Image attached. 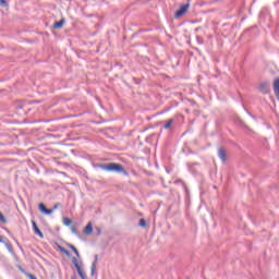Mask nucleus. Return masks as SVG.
Returning a JSON list of instances; mask_svg holds the SVG:
<instances>
[{"instance_id": "nucleus-18", "label": "nucleus", "mask_w": 279, "mask_h": 279, "mask_svg": "<svg viewBox=\"0 0 279 279\" xmlns=\"http://www.w3.org/2000/svg\"><path fill=\"white\" fill-rule=\"evenodd\" d=\"M0 222L1 223H8V220L5 219V216H3L1 213H0Z\"/></svg>"}, {"instance_id": "nucleus-4", "label": "nucleus", "mask_w": 279, "mask_h": 279, "mask_svg": "<svg viewBox=\"0 0 279 279\" xmlns=\"http://www.w3.org/2000/svg\"><path fill=\"white\" fill-rule=\"evenodd\" d=\"M32 226H33V232H35V234L39 236V239H45V234H43V231H40V229L38 228V225H36V221L32 220Z\"/></svg>"}, {"instance_id": "nucleus-17", "label": "nucleus", "mask_w": 279, "mask_h": 279, "mask_svg": "<svg viewBox=\"0 0 279 279\" xmlns=\"http://www.w3.org/2000/svg\"><path fill=\"white\" fill-rule=\"evenodd\" d=\"M138 226L141 227V228H146V226H147V221L145 220V219H140V223H138Z\"/></svg>"}, {"instance_id": "nucleus-26", "label": "nucleus", "mask_w": 279, "mask_h": 279, "mask_svg": "<svg viewBox=\"0 0 279 279\" xmlns=\"http://www.w3.org/2000/svg\"><path fill=\"white\" fill-rule=\"evenodd\" d=\"M5 241H3V236L0 235V243H4Z\"/></svg>"}, {"instance_id": "nucleus-5", "label": "nucleus", "mask_w": 279, "mask_h": 279, "mask_svg": "<svg viewBox=\"0 0 279 279\" xmlns=\"http://www.w3.org/2000/svg\"><path fill=\"white\" fill-rule=\"evenodd\" d=\"M38 208L44 215H51L53 213V209H48L43 203L39 204Z\"/></svg>"}, {"instance_id": "nucleus-15", "label": "nucleus", "mask_w": 279, "mask_h": 279, "mask_svg": "<svg viewBox=\"0 0 279 279\" xmlns=\"http://www.w3.org/2000/svg\"><path fill=\"white\" fill-rule=\"evenodd\" d=\"M71 223H73V221L70 218H63V226H71Z\"/></svg>"}, {"instance_id": "nucleus-20", "label": "nucleus", "mask_w": 279, "mask_h": 279, "mask_svg": "<svg viewBox=\"0 0 279 279\" xmlns=\"http://www.w3.org/2000/svg\"><path fill=\"white\" fill-rule=\"evenodd\" d=\"M1 8H8V1L7 0H0Z\"/></svg>"}, {"instance_id": "nucleus-13", "label": "nucleus", "mask_w": 279, "mask_h": 279, "mask_svg": "<svg viewBox=\"0 0 279 279\" xmlns=\"http://www.w3.org/2000/svg\"><path fill=\"white\" fill-rule=\"evenodd\" d=\"M172 124H173V119L168 120L167 123L163 125L165 130H169V128H171Z\"/></svg>"}, {"instance_id": "nucleus-24", "label": "nucleus", "mask_w": 279, "mask_h": 279, "mask_svg": "<svg viewBox=\"0 0 279 279\" xmlns=\"http://www.w3.org/2000/svg\"><path fill=\"white\" fill-rule=\"evenodd\" d=\"M74 252V254L77 256V257H80V251H77V248H75V251H73Z\"/></svg>"}, {"instance_id": "nucleus-11", "label": "nucleus", "mask_w": 279, "mask_h": 279, "mask_svg": "<svg viewBox=\"0 0 279 279\" xmlns=\"http://www.w3.org/2000/svg\"><path fill=\"white\" fill-rule=\"evenodd\" d=\"M72 263H73V265H74L76 271L82 270V267L80 266V263L77 262V257H73V258H72Z\"/></svg>"}, {"instance_id": "nucleus-14", "label": "nucleus", "mask_w": 279, "mask_h": 279, "mask_svg": "<svg viewBox=\"0 0 279 279\" xmlns=\"http://www.w3.org/2000/svg\"><path fill=\"white\" fill-rule=\"evenodd\" d=\"M3 244L5 245L8 252H10V254H14V250L12 248V246L8 242H3Z\"/></svg>"}, {"instance_id": "nucleus-8", "label": "nucleus", "mask_w": 279, "mask_h": 279, "mask_svg": "<svg viewBox=\"0 0 279 279\" xmlns=\"http://www.w3.org/2000/svg\"><path fill=\"white\" fill-rule=\"evenodd\" d=\"M218 157L220 158V160H222V162H226L227 156H226V149L223 147H220L218 149Z\"/></svg>"}, {"instance_id": "nucleus-19", "label": "nucleus", "mask_w": 279, "mask_h": 279, "mask_svg": "<svg viewBox=\"0 0 279 279\" xmlns=\"http://www.w3.org/2000/svg\"><path fill=\"white\" fill-rule=\"evenodd\" d=\"M77 274H78L80 278L86 279V274L84 271H82V269L78 270Z\"/></svg>"}, {"instance_id": "nucleus-12", "label": "nucleus", "mask_w": 279, "mask_h": 279, "mask_svg": "<svg viewBox=\"0 0 279 279\" xmlns=\"http://www.w3.org/2000/svg\"><path fill=\"white\" fill-rule=\"evenodd\" d=\"M59 250L62 254H65V256L71 257V252H69V250L64 248L63 246H59Z\"/></svg>"}, {"instance_id": "nucleus-9", "label": "nucleus", "mask_w": 279, "mask_h": 279, "mask_svg": "<svg viewBox=\"0 0 279 279\" xmlns=\"http://www.w3.org/2000/svg\"><path fill=\"white\" fill-rule=\"evenodd\" d=\"M99 259L98 255H95V260L92 264V276H95V271H97V260Z\"/></svg>"}, {"instance_id": "nucleus-28", "label": "nucleus", "mask_w": 279, "mask_h": 279, "mask_svg": "<svg viewBox=\"0 0 279 279\" xmlns=\"http://www.w3.org/2000/svg\"><path fill=\"white\" fill-rule=\"evenodd\" d=\"M179 182H181V184H183V186H185V185H184V183H183L182 181H175V183H177V184H178Z\"/></svg>"}, {"instance_id": "nucleus-23", "label": "nucleus", "mask_w": 279, "mask_h": 279, "mask_svg": "<svg viewBox=\"0 0 279 279\" xmlns=\"http://www.w3.org/2000/svg\"><path fill=\"white\" fill-rule=\"evenodd\" d=\"M27 277H28L29 279H38V278H36V276H34V275H32V274H28Z\"/></svg>"}, {"instance_id": "nucleus-2", "label": "nucleus", "mask_w": 279, "mask_h": 279, "mask_svg": "<svg viewBox=\"0 0 279 279\" xmlns=\"http://www.w3.org/2000/svg\"><path fill=\"white\" fill-rule=\"evenodd\" d=\"M189 8H191V4H182L180 9L174 13V19H180L184 16V14H186V12L189 11Z\"/></svg>"}, {"instance_id": "nucleus-16", "label": "nucleus", "mask_w": 279, "mask_h": 279, "mask_svg": "<svg viewBox=\"0 0 279 279\" xmlns=\"http://www.w3.org/2000/svg\"><path fill=\"white\" fill-rule=\"evenodd\" d=\"M72 234H75L76 236H80V231H77V228L75 226L71 227Z\"/></svg>"}, {"instance_id": "nucleus-10", "label": "nucleus", "mask_w": 279, "mask_h": 279, "mask_svg": "<svg viewBox=\"0 0 279 279\" xmlns=\"http://www.w3.org/2000/svg\"><path fill=\"white\" fill-rule=\"evenodd\" d=\"M63 25H64V19H62V20H60L58 22H54L53 28L54 29H60Z\"/></svg>"}, {"instance_id": "nucleus-3", "label": "nucleus", "mask_w": 279, "mask_h": 279, "mask_svg": "<svg viewBox=\"0 0 279 279\" xmlns=\"http://www.w3.org/2000/svg\"><path fill=\"white\" fill-rule=\"evenodd\" d=\"M259 90L263 93V95H269L271 90L269 87V82H262L259 84Z\"/></svg>"}, {"instance_id": "nucleus-27", "label": "nucleus", "mask_w": 279, "mask_h": 279, "mask_svg": "<svg viewBox=\"0 0 279 279\" xmlns=\"http://www.w3.org/2000/svg\"><path fill=\"white\" fill-rule=\"evenodd\" d=\"M16 243H17L20 250H23V246H21V244L17 241H16Z\"/></svg>"}, {"instance_id": "nucleus-7", "label": "nucleus", "mask_w": 279, "mask_h": 279, "mask_svg": "<svg viewBox=\"0 0 279 279\" xmlns=\"http://www.w3.org/2000/svg\"><path fill=\"white\" fill-rule=\"evenodd\" d=\"M274 93L279 100V77L275 78L274 81Z\"/></svg>"}, {"instance_id": "nucleus-1", "label": "nucleus", "mask_w": 279, "mask_h": 279, "mask_svg": "<svg viewBox=\"0 0 279 279\" xmlns=\"http://www.w3.org/2000/svg\"><path fill=\"white\" fill-rule=\"evenodd\" d=\"M100 169H102L104 171H109L110 173H121L122 175H130L128 170H125L122 165L117 162L102 163L100 165Z\"/></svg>"}, {"instance_id": "nucleus-21", "label": "nucleus", "mask_w": 279, "mask_h": 279, "mask_svg": "<svg viewBox=\"0 0 279 279\" xmlns=\"http://www.w3.org/2000/svg\"><path fill=\"white\" fill-rule=\"evenodd\" d=\"M96 236L101 234V229L99 227H95Z\"/></svg>"}, {"instance_id": "nucleus-22", "label": "nucleus", "mask_w": 279, "mask_h": 279, "mask_svg": "<svg viewBox=\"0 0 279 279\" xmlns=\"http://www.w3.org/2000/svg\"><path fill=\"white\" fill-rule=\"evenodd\" d=\"M69 247H70V250H72V252H74L75 250H77V247H75V245H73V244H69Z\"/></svg>"}, {"instance_id": "nucleus-25", "label": "nucleus", "mask_w": 279, "mask_h": 279, "mask_svg": "<svg viewBox=\"0 0 279 279\" xmlns=\"http://www.w3.org/2000/svg\"><path fill=\"white\" fill-rule=\"evenodd\" d=\"M59 207H60V204H56V205L53 206L52 210H57V208H59Z\"/></svg>"}, {"instance_id": "nucleus-6", "label": "nucleus", "mask_w": 279, "mask_h": 279, "mask_svg": "<svg viewBox=\"0 0 279 279\" xmlns=\"http://www.w3.org/2000/svg\"><path fill=\"white\" fill-rule=\"evenodd\" d=\"M83 234H86V236H90V234H93V222L87 223L83 230Z\"/></svg>"}]
</instances>
